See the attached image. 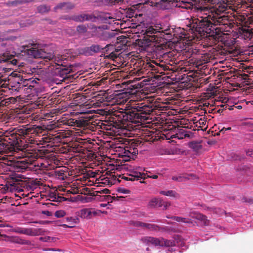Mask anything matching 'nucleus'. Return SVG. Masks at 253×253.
<instances>
[{
  "label": "nucleus",
  "instance_id": "nucleus-1",
  "mask_svg": "<svg viewBox=\"0 0 253 253\" xmlns=\"http://www.w3.org/2000/svg\"><path fill=\"white\" fill-rule=\"evenodd\" d=\"M44 129L40 126H22L14 128L11 130L5 131L0 136V150L11 151L15 148L28 147L30 144L39 145L38 141L42 144L51 141L52 138L44 136L37 141L34 137L42 133Z\"/></svg>",
  "mask_w": 253,
  "mask_h": 253
},
{
  "label": "nucleus",
  "instance_id": "nucleus-2",
  "mask_svg": "<svg viewBox=\"0 0 253 253\" xmlns=\"http://www.w3.org/2000/svg\"><path fill=\"white\" fill-rule=\"evenodd\" d=\"M131 109L128 111H115L114 115L118 118V121L122 123L127 122L134 124L140 123L144 120L142 115H149L155 109L156 106L152 103L135 102L131 105Z\"/></svg>",
  "mask_w": 253,
  "mask_h": 253
},
{
  "label": "nucleus",
  "instance_id": "nucleus-3",
  "mask_svg": "<svg viewBox=\"0 0 253 253\" xmlns=\"http://www.w3.org/2000/svg\"><path fill=\"white\" fill-rule=\"evenodd\" d=\"M203 15H199L197 18L193 20L192 30L201 37H207L212 31L211 28L214 26L212 21V11L203 12Z\"/></svg>",
  "mask_w": 253,
  "mask_h": 253
},
{
  "label": "nucleus",
  "instance_id": "nucleus-4",
  "mask_svg": "<svg viewBox=\"0 0 253 253\" xmlns=\"http://www.w3.org/2000/svg\"><path fill=\"white\" fill-rule=\"evenodd\" d=\"M173 33V29L167 28L163 30L162 28H160V30H158L150 26L146 29L145 33L147 37V41L160 43L164 40L170 41L174 35Z\"/></svg>",
  "mask_w": 253,
  "mask_h": 253
},
{
  "label": "nucleus",
  "instance_id": "nucleus-5",
  "mask_svg": "<svg viewBox=\"0 0 253 253\" xmlns=\"http://www.w3.org/2000/svg\"><path fill=\"white\" fill-rule=\"evenodd\" d=\"M66 58L63 55H57L55 56L53 55V58L50 60V64L58 70V74L63 79L68 77V74L72 71V67L70 66L67 67L64 65Z\"/></svg>",
  "mask_w": 253,
  "mask_h": 253
},
{
  "label": "nucleus",
  "instance_id": "nucleus-6",
  "mask_svg": "<svg viewBox=\"0 0 253 253\" xmlns=\"http://www.w3.org/2000/svg\"><path fill=\"white\" fill-rule=\"evenodd\" d=\"M199 0H179L177 1L176 6L186 9H193L194 11L202 13L209 11L207 6H201L197 3Z\"/></svg>",
  "mask_w": 253,
  "mask_h": 253
},
{
  "label": "nucleus",
  "instance_id": "nucleus-7",
  "mask_svg": "<svg viewBox=\"0 0 253 253\" xmlns=\"http://www.w3.org/2000/svg\"><path fill=\"white\" fill-rule=\"evenodd\" d=\"M27 54L35 58H42L45 61H50L53 58V54L47 52L45 49H38L37 47H31L27 49Z\"/></svg>",
  "mask_w": 253,
  "mask_h": 253
},
{
  "label": "nucleus",
  "instance_id": "nucleus-8",
  "mask_svg": "<svg viewBox=\"0 0 253 253\" xmlns=\"http://www.w3.org/2000/svg\"><path fill=\"white\" fill-rule=\"evenodd\" d=\"M0 63H5L7 67L3 68L4 73H9L13 70L12 67L18 64V61L15 58V56L8 53H4L0 55Z\"/></svg>",
  "mask_w": 253,
  "mask_h": 253
},
{
  "label": "nucleus",
  "instance_id": "nucleus-9",
  "mask_svg": "<svg viewBox=\"0 0 253 253\" xmlns=\"http://www.w3.org/2000/svg\"><path fill=\"white\" fill-rule=\"evenodd\" d=\"M169 41L164 40L161 42L159 45H154L153 48V51L154 52L153 55H155L157 58L162 57L163 58H166L167 57H171L173 55L172 51L167 52L166 50L165 46H163L164 43H166L167 42Z\"/></svg>",
  "mask_w": 253,
  "mask_h": 253
},
{
  "label": "nucleus",
  "instance_id": "nucleus-10",
  "mask_svg": "<svg viewBox=\"0 0 253 253\" xmlns=\"http://www.w3.org/2000/svg\"><path fill=\"white\" fill-rule=\"evenodd\" d=\"M190 58L189 63L198 68L207 62L205 57L203 56V54L200 53L199 50L197 49L192 50Z\"/></svg>",
  "mask_w": 253,
  "mask_h": 253
},
{
  "label": "nucleus",
  "instance_id": "nucleus-11",
  "mask_svg": "<svg viewBox=\"0 0 253 253\" xmlns=\"http://www.w3.org/2000/svg\"><path fill=\"white\" fill-rule=\"evenodd\" d=\"M7 163L1 162L0 161V174H3L7 170L8 166H13L18 167H24V169L27 168L28 162L25 161L15 162L13 160L7 161Z\"/></svg>",
  "mask_w": 253,
  "mask_h": 253
},
{
  "label": "nucleus",
  "instance_id": "nucleus-12",
  "mask_svg": "<svg viewBox=\"0 0 253 253\" xmlns=\"http://www.w3.org/2000/svg\"><path fill=\"white\" fill-rule=\"evenodd\" d=\"M9 160H13L15 162H18V161H27V162H28L29 163V164L27 165H28V167L27 168H25V169H24V167H16V166H8V168H7V170H6L5 172L7 171V170H11V168H16V169H18V171H20V170H32L33 169H34V167H36V162L35 160H32L31 159H30L29 157H28V158H23L22 159H20L19 160H15L13 158H12V159H5L4 160V161L3 162H4V163H7V161H9ZM1 162H2V161H1Z\"/></svg>",
  "mask_w": 253,
  "mask_h": 253
},
{
  "label": "nucleus",
  "instance_id": "nucleus-13",
  "mask_svg": "<svg viewBox=\"0 0 253 253\" xmlns=\"http://www.w3.org/2000/svg\"><path fill=\"white\" fill-rule=\"evenodd\" d=\"M133 225L135 227H141L144 229H147L151 231H159L164 229L157 224L144 223L138 221L133 222Z\"/></svg>",
  "mask_w": 253,
  "mask_h": 253
},
{
  "label": "nucleus",
  "instance_id": "nucleus-14",
  "mask_svg": "<svg viewBox=\"0 0 253 253\" xmlns=\"http://www.w3.org/2000/svg\"><path fill=\"white\" fill-rule=\"evenodd\" d=\"M97 20H99L102 23L111 24L112 22L115 21V18L110 13L97 12Z\"/></svg>",
  "mask_w": 253,
  "mask_h": 253
},
{
  "label": "nucleus",
  "instance_id": "nucleus-15",
  "mask_svg": "<svg viewBox=\"0 0 253 253\" xmlns=\"http://www.w3.org/2000/svg\"><path fill=\"white\" fill-rule=\"evenodd\" d=\"M97 215L96 211L91 208H85L81 210L79 212L78 215L82 218L84 219H91L93 216H95Z\"/></svg>",
  "mask_w": 253,
  "mask_h": 253
},
{
  "label": "nucleus",
  "instance_id": "nucleus-16",
  "mask_svg": "<svg viewBox=\"0 0 253 253\" xmlns=\"http://www.w3.org/2000/svg\"><path fill=\"white\" fill-rule=\"evenodd\" d=\"M19 179L11 177L8 180L5 184V188L6 190L9 192H13L17 190L19 188V185L20 184Z\"/></svg>",
  "mask_w": 253,
  "mask_h": 253
},
{
  "label": "nucleus",
  "instance_id": "nucleus-17",
  "mask_svg": "<svg viewBox=\"0 0 253 253\" xmlns=\"http://www.w3.org/2000/svg\"><path fill=\"white\" fill-rule=\"evenodd\" d=\"M68 126L75 127H85L88 125L87 122L84 119L76 120L73 119H69L66 122Z\"/></svg>",
  "mask_w": 253,
  "mask_h": 253
},
{
  "label": "nucleus",
  "instance_id": "nucleus-18",
  "mask_svg": "<svg viewBox=\"0 0 253 253\" xmlns=\"http://www.w3.org/2000/svg\"><path fill=\"white\" fill-rule=\"evenodd\" d=\"M17 75V73L11 72L7 77H5L2 74V73H0V86L1 87H6L9 85V81L11 80V78L15 77Z\"/></svg>",
  "mask_w": 253,
  "mask_h": 253
},
{
  "label": "nucleus",
  "instance_id": "nucleus-19",
  "mask_svg": "<svg viewBox=\"0 0 253 253\" xmlns=\"http://www.w3.org/2000/svg\"><path fill=\"white\" fill-rule=\"evenodd\" d=\"M196 178V175L192 173L184 174L178 176H174L172 177V179L178 182H185L188 180L194 179Z\"/></svg>",
  "mask_w": 253,
  "mask_h": 253
},
{
  "label": "nucleus",
  "instance_id": "nucleus-20",
  "mask_svg": "<svg viewBox=\"0 0 253 253\" xmlns=\"http://www.w3.org/2000/svg\"><path fill=\"white\" fill-rule=\"evenodd\" d=\"M190 216L193 218L201 220L203 222L205 225H208L209 224V220L207 219V216L199 212H191L190 213Z\"/></svg>",
  "mask_w": 253,
  "mask_h": 253
},
{
  "label": "nucleus",
  "instance_id": "nucleus-21",
  "mask_svg": "<svg viewBox=\"0 0 253 253\" xmlns=\"http://www.w3.org/2000/svg\"><path fill=\"white\" fill-rule=\"evenodd\" d=\"M8 241L13 243L18 244L20 245H29L30 242L29 240H24L17 236H7Z\"/></svg>",
  "mask_w": 253,
  "mask_h": 253
},
{
  "label": "nucleus",
  "instance_id": "nucleus-22",
  "mask_svg": "<svg viewBox=\"0 0 253 253\" xmlns=\"http://www.w3.org/2000/svg\"><path fill=\"white\" fill-rule=\"evenodd\" d=\"M160 238H157L153 237H144L141 238V241L143 243L155 245V246H159L160 244L159 241Z\"/></svg>",
  "mask_w": 253,
  "mask_h": 253
},
{
  "label": "nucleus",
  "instance_id": "nucleus-23",
  "mask_svg": "<svg viewBox=\"0 0 253 253\" xmlns=\"http://www.w3.org/2000/svg\"><path fill=\"white\" fill-rule=\"evenodd\" d=\"M241 35L246 40H251L253 38V28L243 29L241 31Z\"/></svg>",
  "mask_w": 253,
  "mask_h": 253
},
{
  "label": "nucleus",
  "instance_id": "nucleus-24",
  "mask_svg": "<svg viewBox=\"0 0 253 253\" xmlns=\"http://www.w3.org/2000/svg\"><path fill=\"white\" fill-rule=\"evenodd\" d=\"M117 33L111 31V32H105L103 33V39L105 41H109L112 40V42H118V38L116 37Z\"/></svg>",
  "mask_w": 253,
  "mask_h": 253
},
{
  "label": "nucleus",
  "instance_id": "nucleus-25",
  "mask_svg": "<svg viewBox=\"0 0 253 253\" xmlns=\"http://www.w3.org/2000/svg\"><path fill=\"white\" fill-rule=\"evenodd\" d=\"M13 232L30 236V228L16 227L12 229Z\"/></svg>",
  "mask_w": 253,
  "mask_h": 253
},
{
  "label": "nucleus",
  "instance_id": "nucleus-26",
  "mask_svg": "<svg viewBox=\"0 0 253 253\" xmlns=\"http://www.w3.org/2000/svg\"><path fill=\"white\" fill-rule=\"evenodd\" d=\"M163 200L160 198H154L152 199L149 202V206L151 208L156 207H162Z\"/></svg>",
  "mask_w": 253,
  "mask_h": 253
},
{
  "label": "nucleus",
  "instance_id": "nucleus-27",
  "mask_svg": "<svg viewBox=\"0 0 253 253\" xmlns=\"http://www.w3.org/2000/svg\"><path fill=\"white\" fill-rule=\"evenodd\" d=\"M159 241L161 245H159V246L169 247L175 245V242L173 240H169L163 238H160Z\"/></svg>",
  "mask_w": 253,
  "mask_h": 253
},
{
  "label": "nucleus",
  "instance_id": "nucleus-28",
  "mask_svg": "<svg viewBox=\"0 0 253 253\" xmlns=\"http://www.w3.org/2000/svg\"><path fill=\"white\" fill-rule=\"evenodd\" d=\"M126 0H103V3L108 6L115 5H121L126 1Z\"/></svg>",
  "mask_w": 253,
  "mask_h": 253
},
{
  "label": "nucleus",
  "instance_id": "nucleus-29",
  "mask_svg": "<svg viewBox=\"0 0 253 253\" xmlns=\"http://www.w3.org/2000/svg\"><path fill=\"white\" fill-rule=\"evenodd\" d=\"M97 12L94 11L91 14L84 13V20L87 21H91L93 22H96L97 21Z\"/></svg>",
  "mask_w": 253,
  "mask_h": 253
},
{
  "label": "nucleus",
  "instance_id": "nucleus-30",
  "mask_svg": "<svg viewBox=\"0 0 253 253\" xmlns=\"http://www.w3.org/2000/svg\"><path fill=\"white\" fill-rule=\"evenodd\" d=\"M146 174H147V173L140 172L134 171H132L129 175L131 178H134L135 180V179L138 180L139 178L145 179Z\"/></svg>",
  "mask_w": 253,
  "mask_h": 253
},
{
  "label": "nucleus",
  "instance_id": "nucleus-31",
  "mask_svg": "<svg viewBox=\"0 0 253 253\" xmlns=\"http://www.w3.org/2000/svg\"><path fill=\"white\" fill-rule=\"evenodd\" d=\"M89 48L91 55H92L94 53L99 52L103 49V47L99 44H92L89 46Z\"/></svg>",
  "mask_w": 253,
  "mask_h": 253
},
{
  "label": "nucleus",
  "instance_id": "nucleus-32",
  "mask_svg": "<svg viewBox=\"0 0 253 253\" xmlns=\"http://www.w3.org/2000/svg\"><path fill=\"white\" fill-rule=\"evenodd\" d=\"M171 219H173L177 222H181L183 223H188V224H192L193 221L190 218L181 217L179 216H173L171 217Z\"/></svg>",
  "mask_w": 253,
  "mask_h": 253
},
{
  "label": "nucleus",
  "instance_id": "nucleus-33",
  "mask_svg": "<svg viewBox=\"0 0 253 253\" xmlns=\"http://www.w3.org/2000/svg\"><path fill=\"white\" fill-rule=\"evenodd\" d=\"M45 231L41 228H30V236H35L43 235Z\"/></svg>",
  "mask_w": 253,
  "mask_h": 253
},
{
  "label": "nucleus",
  "instance_id": "nucleus-34",
  "mask_svg": "<svg viewBox=\"0 0 253 253\" xmlns=\"http://www.w3.org/2000/svg\"><path fill=\"white\" fill-rule=\"evenodd\" d=\"M66 221L69 222V225L68 226L69 227H74V225L79 222L80 220L77 217H67L66 218Z\"/></svg>",
  "mask_w": 253,
  "mask_h": 253
},
{
  "label": "nucleus",
  "instance_id": "nucleus-35",
  "mask_svg": "<svg viewBox=\"0 0 253 253\" xmlns=\"http://www.w3.org/2000/svg\"><path fill=\"white\" fill-rule=\"evenodd\" d=\"M78 51L79 54L84 55L85 56L91 55L89 46L79 48L78 49Z\"/></svg>",
  "mask_w": 253,
  "mask_h": 253
},
{
  "label": "nucleus",
  "instance_id": "nucleus-36",
  "mask_svg": "<svg viewBox=\"0 0 253 253\" xmlns=\"http://www.w3.org/2000/svg\"><path fill=\"white\" fill-rule=\"evenodd\" d=\"M55 175L56 178L61 180H65L66 178V175L65 174V171L62 169L55 171Z\"/></svg>",
  "mask_w": 253,
  "mask_h": 253
},
{
  "label": "nucleus",
  "instance_id": "nucleus-37",
  "mask_svg": "<svg viewBox=\"0 0 253 253\" xmlns=\"http://www.w3.org/2000/svg\"><path fill=\"white\" fill-rule=\"evenodd\" d=\"M73 21H74L76 22H84L85 21L84 20V13H82L79 15H73Z\"/></svg>",
  "mask_w": 253,
  "mask_h": 253
},
{
  "label": "nucleus",
  "instance_id": "nucleus-38",
  "mask_svg": "<svg viewBox=\"0 0 253 253\" xmlns=\"http://www.w3.org/2000/svg\"><path fill=\"white\" fill-rule=\"evenodd\" d=\"M77 32L80 34H84L87 31V28L85 25H79L76 28Z\"/></svg>",
  "mask_w": 253,
  "mask_h": 253
},
{
  "label": "nucleus",
  "instance_id": "nucleus-39",
  "mask_svg": "<svg viewBox=\"0 0 253 253\" xmlns=\"http://www.w3.org/2000/svg\"><path fill=\"white\" fill-rule=\"evenodd\" d=\"M189 147L195 151H198L202 148V145L196 142H191L189 144Z\"/></svg>",
  "mask_w": 253,
  "mask_h": 253
},
{
  "label": "nucleus",
  "instance_id": "nucleus-40",
  "mask_svg": "<svg viewBox=\"0 0 253 253\" xmlns=\"http://www.w3.org/2000/svg\"><path fill=\"white\" fill-rule=\"evenodd\" d=\"M50 7L46 5H41L38 7V12L41 13L48 12L50 10Z\"/></svg>",
  "mask_w": 253,
  "mask_h": 253
},
{
  "label": "nucleus",
  "instance_id": "nucleus-41",
  "mask_svg": "<svg viewBox=\"0 0 253 253\" xmlns=\"http://www.w3.org/2000/svg\"><path fill=\"white\" fill-rule=\"evenodd\" d=\"M10 99H12V98H8L5 99L3 96H0V107L8 106L10 103L9 100Z\"/></svg>",
  "mask_w": 253,
  "mask_h": 253
},
{
  "label": "nucleus",
  "instance_id": "nucleus-42",
  "mask_svg": "<svg viewBox=\"0 0 253 253\" xmlns=\"http://www.w3.org/2000/svg\"><path fill=\"white\" fill-rule=\"evenodd\" d=\"M39 240L44 242H53L55 241V238L50 236H45L40 237Z\"/></svg>",
  "mask_w": 253,
  "mask_h": 253
},
{
  "label": "nucleus",
  "instance_id": "nucleus-43",
  "mask_svg": "<svg viewBox=\"0 0 253 253\" xmlns=\"http://www.w3.org/2000/svg\"><path fill=\"white\" fill-rule=\"evenodd\" d=\"M160 193L162 195L170 196V197H175V192L173 190H169L167 191H161Z\"/></svg>",
  "mask_w": 253,
  "mask_h": 253
},
{
  "label": "nucleus",
  "instance_id": "nucleus-44",
  "mask_svg": "<svg viewBox=\"0 0 253 253\" xmlns=\"http://www.w3.org/2000/svg\"><path fill=\"white\" fill-rule=\"evenodd\" d=\"M115 49V46L114 44L110 43L107 44L105 46L103 47V49L102 51H104L105 52H108L110 51H113Z\"/></svg>",
  "mask_w": 253,
  "mask_h": 253
},
{
  "label": "nucleus",
  "instance_id": "nucleus-45",
  "mask_svg": "<svg viewBox=\"0 0 253 253\" xmlns=\"http://www.w3.org/2000/svg\"><path fill=\"white\" fill-rule=\"evenodd\" d=\"M29 1L27 0H16L14 1H12L10 2V4L11 5H17L18 4H21L23 3H25L27 2H29Z\"/></svg>",
  "mask_w": 253,
  "mask_h": 253
},
{
  "label": "nucleus",
  "instance_id": "nucleus-46",
  "mask_svg": "<svg viewBox=\"0 0 253 253\" xmlns=\"http://www.w3.org/2000/svg\"><path fill=\"white\" fill-rule=\"evenodd\" d=\"M117 192L120 193L125 194H130L131 191L127 189H125L122 187H119L117 190Z\"/></svg>",
  "mask_w": 253,
  "mask_h": 253
},
{
  "label": "nucleus",
  "instance_id": "nucleus-47",
  "mask_svg": "<svg viewBox=\"0 0 253 253\" xmlns=\"http://www.w3.org/2000/svg\"><path fill=\"white\" fill-rule=\"evenodd\" d=\"M112 198H113L110 195H105V196H103L102 197H101V200L106 201L108 202V203H112L113 202Z\"/></svg>",
  "mask_w": 253,
  "mask_h": 253
},
{
  "label": "nucleus",
  "instance_id": "nucleus-48",
  "mask_svg": "<svg viewBox=\"0 0 253 253\" xmlns=\"http://www.w3.org/2000/svg\"><path fill=\"white\" fill-rule=\"evenodd\" d=\"M241 200L243 203H247L250 204H253V199L251 198L243 197L241 198Z\"/></svg>",
  "mask_w": 253,
  "mask_h": 253
},
{
  "label": "nucleus",
  "instance_id": "nucleus-49",
  "mask_svg": "<svg viewBox=\"0 0 253 253\" xmlns=\"http://www.w3.org/2000/svg\"><path fill=\"white\" fill-rule=\"evenodd\" d=\"M124 155L131 158V151L130 150V147H126L124 149Z\"/></svg>",
  "mask_w": 253,
  "mask_h": 253
},
{
  "label": "nucleus",
  "instance_id": "nucleus-50",
  "mask_svg": "<svg viewBox=\"0 0 253 253\" xmlns=\"http://www.w3.org/2000/svg\"><path fill=\"white\" fill-rule=\"evenodd\" d=\"M75 7V5L71 2H65L64 10H71Z\"/></svg>",
  "mask_w": 253,
  "mask_h": 253
},
{
  "label": "nucleus",
  "instance_id": "nucleus-51",
  "mask_svg": "<svg viewBox=\"0 0 253 253\" xmlns=\"http://www.w3.org/2000/svg\"><path fill=\"white\" fill-rule=\"evenodd\" d=\"M133 83V81H128L126 82H124L123 84L126 85V87H127V88H131L132 87L133 88H136V87L135 86V85H132V84Z\"/></svg>",
  "mask_w": 253,
  "mask_h": 253
},
{
  "label": "nucleus",
  "instance_id": "nucleus-52",
  "mask_svg": "<svg viewBox=\"0 0 253 253\" xmlns=\"http://www.w3.org/2000/svg\"><path fill=\"white\" fill-rule=\"evenodd\" d=\"M54 214L57 217H62L65 215V212L62 210L58 211L55 212Z\"/></svg>",
  "mask_w": 253,
  "mask_h": 253
},
{
  "label": "nucleus",
  "instance_id": "nucleus-53",
  "mask_svg": "<svg viewBox=\"0 0 253 253\" xmlns=\"http://www.w3.org/2000/svg\"><path fill=\"white\" fill-rule=\"evenodd\" d=\"M118 50L115 49V51H112L111 52V53L109 54V57L113 58V59H116L118 57V54L116 53V52H118Z\"/></svg>",
  "mask_w": 253,
  "mask_h": 253
},
{
  "label": "nucleus",
  "instance_id": "nucleus-54",
  "mask_svg": "<svg viewBox=\"0 0 253 253\" xmlns=\"http://www.w3.org/2000/svg\"><path fill=\"white\" fill-rule=\"evenodd\" d=\"M162 204V207H163V210H167L170 206V202H165L163 200Z\"/></svg>",
  "mask_w": 253,
  "mask_h": 253
},
{
  "label": "nucleus",
  "instance_id": "nucleus-55",
  "mask_svg": "<svg viewBox=\"0 0 253 253\" xmlns=\"http://www.w3.org/2000/svg\"><path fill=\"white\" fill-rule=\"evenodd\" d=\"M147 174H146V175L145 176V178H151L153 179H157L158 176L157 175H152L150 171H146V172Z\"/></svg>",
  "mask_w": 253,
  "mask_h": 253
},
{
  "label": "nucleus",
  "instance_id": "nucleus-56",
  "mask_svg": "<svg viewBox=\"0 0 253 253\" xmlns=\"http://www.w3.org/2000/svg\"><path fill=\"white\" fill-rule=\"evenodd\" d=\"M65 2H61L57 4L54 8V10L60 9H64Z\"/></svg>",
  "mask_w": 253,
  "mask_h": 253
},
{
  "label": "nucleus",
  "instance_id": "nucleus-57",
  "mask_svg": "<svg viewBox=\"0 0 253 253\" xmlns=\"http://www.w3.org/2000/svg\"><path fill=\"white\" fill-rule=\"evenodd\" d=\"M130 150L131 151V156L133 157L138 154V150L133 146H130Z\"/></svg>",
  "mask_w": 253,
  "mask_h": 253
},
{
  "label": "nucleus",
  "instance_id": "nucleus-58",
  "mask_svg": "<svg viewBox=\"0 0 253 253\" xmlns=\"http://www.w3.org/2000/svg\"><path fill=\"white\" fill-rule=\"evenodd\" d=\"M73 15L69 16L68 15H63L61 17V19L67 20H73Z\"/></svg>",
  "mask_w": 253,
  "mask_h": 253
},
{
  "label": "nucleus",
  "instance_id": "nucleus-59",
  "mask_svg": "<svg viewBox=\"0 0 253 253\" xmlns=\"http://www.w3.org/2000/svg\"><path fill=\"white\" fill-rule=\"evenodd\" d=\"M122 178L127 181H134V178H131L130 175L128 176H123Z\"/></svg>",
  "mask_w": 253,
  "mask_h": 253
},
{
  "label": "nucleus",
  "instance_id": "nucleus-60",
  "mask_svg": "<svg viewBox=\"0 0 253 253\" xmlns=\"http://www.w3.org/2000/svg\"><path fill=\"white\" fill-rule=\"evenodd\" d=\"M112 197L113 198H112V200L113 201H115V200H122L123 199L125 198L124 197H123V196H112Z\"/></svg>",
  "mask_w": 253,
  "mask_h": 253
},
{
  "label": "nucleus",
  "instance_id": "nucleus-61",
  "mask_svg": "<svg viewBox=\"0 0 253 253\" xmlns=\"http://www.w3.org/2000/svg\"><path fill=\"white\" fill-rule=\"evenodd\" d=\"M247 22H248L249 24H253V15L250 16L248 18Z\"/></svg>",
  "mask_w": 253,
  "mask_h": 253
},
{
  "label": "nucleus",
  "instance_id": "nucleus-62",
  "mask_svg": "<svg viewBox=\"0 0 253 253\" xmlns=\"http://www.w3.org/2000/svg\"><path fill=\"white\" fill-rule=\"evenodd\" d=\"M149 66L151 68V70L154 71L155 72H159L157 67H155L153 65H150Z\"/></svg>",
  "mask_w": 253,
  "mask_h": 253
},
{
  "label": "nucleus",
  "instance_id": "nucleus-63",
  "mask_svg": "<svg viewBox=\"0 0 253 253\" xmlns=\"http://www.w3.org/2000/svg\"><path fill=\"white\" fill-rule=\"evenodd\" d=\"M54 198H55V199L53 200V201H61L62 199H64V200H66V199L64 197H62L60 196H58L57 198V200H56V197H55Z\"/></svg>",
  "mask_w": 253,
  "mask_h": 253
},
{
  "label": "nucleus",
  "instance_id": "nucleus-64",
  "mask_svg": "<svg viewBox=\"0 0 253 253\" xmlns=\"http://www.w3.org/2000/svg\"><path fill=\"white\" fill-rule=\"evenodd\" d=\"M169 2V0H160L159 2H158V3H160L161 4H163V3H167Z\"/></svg>",
  "mask_w": 253,
  "mask_h": 253
}]
</instances>
